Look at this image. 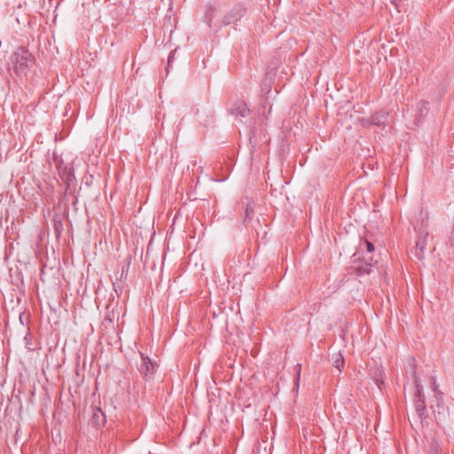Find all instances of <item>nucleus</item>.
Returning <instances> with one entry per match:
<instances>
[{
	"mask_svg": "<svg viewBox=\"0 0 454 454\" xmlns=\"http://www.w3.org/2000/svg\"><path fill=\"white\" fill-rule=\"evenodd\" d=\"M413 376L414 380L417 386V393L415 395L414 405L416 411L420 419L426 418L427 416V409H426V398L423 392V387L419 382V379L416 374V371L413 368Z\"/></svg>",
	"mask_w": 454,
	"mask_h": 454,
	"instance_id": "obj_2",
	"label": "nucleus"
},
{
	"mask_svg": "<svg viewBox=\"0 0 454 454\" xmlns=\"http://www.w3.org/2000/svg\"><path fill=\"white\" fill-rule=\"evenodd\" d=\"M365 245L368 253H372L374 251V245L372 242L366 240Z\"/></svg>",
	"mask_w": 454,
	"mask_h": 454,
	"instance_id": "obj_20",
	"label": "nucleus"
},
{
	"mask_svg": "<svg viewBox=\"0 0 454 454\" xmlns=\"http://www.w3.org/2000/svg\"><path fill=\"white\" fill-rule=\"evenodd\" d=\"M333 365L336 367L340 372L341 371V368L344 365V358L342 357L341 354L339 353L335 356V357H333Z\"/></svg>",
	"mask_w": 454,
	"mask_h": 454,
	"instance_id": "obj_11",
	"label": "nucleus"
},
{
	"mask_svg": "<svg viewBox=\"0 0 454 454\" xmlns=\"http://www.w3.org/2000/svg\"><path fill=\"white\" fill-rule=\"evenodd\" d=\"M427 105H428V103L427 101H420L418 104V112L420 116H425L427 114V113H428Z\"/></svg>",
	"mask_w": 454,
	"mask_h": 454,
	"instance_id": "obj_12",
	"label": "nucleus"
},
{
	"mask_svg": "<svg viewBox=\"0 0 454 454\" xmlns=\"http://www.w3.org/2000/svg\"><path fill=\"white\" fill-rule=\"evenodd\" d=\"M448 246H450V247H453L454 248V222H453V224H452V229H451V232H450V235L449 237V241H448Z\"/></svg>",
	"mask_w": 454,
	"mask_h": 454,
	"instance_id": "obj_16",
	"label": "nucleus"
},
{
	"mask_svg": "<svg viewBox=\"0 0 454 454\" xmlns=\"http://www.w3.org/2000/svg\"><path fill=\"white\" fill-rule=\"evenodd\" d=\"M435 403L432 404V408L434 410V416L436 419H442L445 417V411H448V408L444 405V402L442 401H434Z\"/></svg>",
	"mask_w": 454,
	"mask_h": 454,
	"instance_id": "obj_9",
	"label": "nucleus"
},
{
	"mask_svg": "<svg viewBox=\"0 0 454 454\" xmlns=\"http://www.w3.org/2000/svg\"><path fill=\"white\" fill-rule=\"evenodd\" d=\"M254 215V206L252 203H247L246 207L245 221L249 220Z\"/></svg>",
	"mask_w": 454,
	"mask_h": 454,
	"instance_id": "obj_14",
	"label": "nucleus"
},
{
	"mask_svg": "<svg viewBox=\"0 0 454 454\" xmlns=\"http://www.w3.org/2000/svg\"><path fill=\"white\" fill-rule=\"evenodd\" d=\"M14 71L18 74H26L28 68L33 66L35 58L26 48H18L12 57Z\"/></svg>",
	"mask_w": 454,
	"mask_h": 454,
	"instance_id": "obj_1",
	"label": "nucleus"
},
{
	"mask_svg": "<svg viewBox=\"0 0 454 454\" xmlns=\"http://www.w3.org/2000/svg\"><path fill=\"white\" fill-rule=\"evenodd\" d=\"M375 383L379 388H381V386L384 384V381L382 380L375 379Z\"/></svg>",
	"mask_w": 454,
	"mask_h": 454,
	"instance_id": "obj_22",
	"label": "nucleus"
},
{
	"mask_svg": "<svg viewBox=\"0 0 454 454\" xmlns=\"http://www.w3.org/2000/svg\"><path fill=\"white\" fill-rule=\"evenodd\" d=\"M53 161L59 171L60 178L68 183L72 180L74 174L70 167L64 165L63 160L57 154H53Z\"/></svg>",
	"mask_w": 454,
	"mask_h": 454,
	"instance_id": "obj_4",
	"label": "nucleus"
},
{
	"mask_svg": "<svg viewBox=\"0 0 454 454\" xmlns=\"http://www.w3.org/2000/svg\"><path fill=\"white\" fill-rule=\"evenodd\" d=\"M249 108L243 101L236 102L231 108V114L238 117H246L249 114Z\"/></svg>",
	"mask_w": 454,
	"mask_h": 454,
	"instance_id": "obj_7",
	"label": "nucleus"
},
{
	"mask_svg": "<svg viewBox=\"0 0 454 454\" xmlns=\"http://www.w3.org/2000/svg\"><path fill=\"white\" fill-rule=\"evenodd\" d=\"M387 116L388 114L387 112H378L372 116V124L376 125L378 127H384L387 125Z\"/></svg>",
	"mask_w": 454,
	"mask_h": 454,
	"instance_id": "obj_8",
	"label": "nucleus"
},
{
	"mask_svg": "<svg viewBox=\"0 0 454 454\" xmlns=\"http://www.w3.org/2000/svg\"><path fill=\"white\" fill-rule=\"evenodd\" d=\"M54 225H55L56 231H59V228L61 226V223L60 222H59V223L55 222Z\"/></svg>",
	"mask_w": 454,
	"mask_h": 454,
	"instance_id": "obj_23",
	"label": "nucleus"
},
{
	"mask_svg": "<svg viewBox=\"0 0 454 454\" xmlns=\"http://www.w3.org/2000/svg\"><path fill=\"white\" fill-rule=\"evenodd\" d=\"M108 321L109 323H113V318L110 316L105 317V322Z\"/></svg>",
	"mask_w": 454,
	"mask_h": 454,
	"instance_id": "obj_24",
	"label": "nucleus"
},
{
	"mask_svg": "<svg viewBox=\"0 0 454 454\" xmlns=\"http://www.w3.org/2000/svg\"><path fill=\"white\" fill-rule=\"evenodd\" d=\"M299 378H300V371L297 372L296 385H298Z\"/></svg>",
	"mask_w": 454,
	"mask_h": 454,
	"instance_id": "obj_25",
	"label": "nucleus"
},
{
	"mask_svg": "<svg viewBox=\"0 0 454 454\" xmlns=\"http://www.w3.org/2000/svg\"><path fill=\"white\" fill-rule=\"evenodd\" d=\"M129 265V262L127 263V265L122 266L120 279L126 277V273L128 271Z\"/></svg>",
	"mask_w": 454,
	"mask_h": 454,
	"instance_id": "obj_18",
	"label": "nucleus"
},
{
	"mask_svg": "<svg viewBox=\"0 0 454 454\" xmlns=\"http://www.w3.org/2000/svg\"><path fill=\"white\" fill-rule=\"evenodd\" d=\"M430 454H442L439 447L435 444H433L431 446V452Z\"/></svg>",
	"mask_w": 454,
	"mask_h": 454,
	"instance_id": "obj_21",
	"label": "nucleus"
},
{
	"mask_svg": "<svg viewBox=\"0 0 454 454\" xmlns=\"http://www.w3.org/2000/svg\"><path fill=\"white\" fill-rule=\"evenodd\" d=\"M434 393V401H442L443 400V393L441 390H437Z\"/></svg>",
	"mask_w": 454,
	"mask_h": 454,
	"instance_id": "obj_17",
	"label": "nucleus"
},
{
	"mask_svg": "<svg viewBox=\"0 0 454 454\" xmlns=\"http://www.w3.org/2000/svg\"><path fill=\"white\" fill-rule=\"evenodd\" d=\"M431 387H432V390H433L434 392H435V391H437V390H440V389H439V386H438V384H437V382H436V379H435V377H433V378H432V385H431Z\"/></svg>",
	"mask_w": 454,
	"mask_h": 454,
	"instance_id": "obj_19",
	"label": "nucleus"
},
{
	"mask_svg": "<svg viewBox=\"0 0 454 454\" xmlns=\"http://www.w3.org/2000/svg\"><path fill=\"white\" fill-rule=\"evenodd\" d=\"M427 235H428V232L424 230H420L418 232V238H417V241H416L414 254H415V256L419 260L424 258V254H425V250H426L427 244Z\"/></svg>",
	"mask_w": 454,
	"mask_h": 454,
	"instance_id": "obj_6",
	"label": "nucleus"
},
{
	"mask_svg": "<svg viewBox=\"0 0 454 454\" xmlns=\"http://www.w3.org/2000/svg\"><path fill=\"white\" fill-rule=\"evenodd\" d=\"M372 266V263H366L365 265L358 266L356 269L358 275H364L369 274L371 272V268Z\"/></svg>",
	"mask_w": 454,
	"mask_h": 454,
	"instance_id": "obj_13",
	"label": "nucleus"
},
{
	"mask_svg": "<svg viewBox=\"0 0 454 454\" xmlns=\"http://www.w3.org/2000/svg\"><path fill=\"white\" fill-rule=\"evenodd\" d=\"M140 355L141 364L139 366V372L145 380H151L153 379L159 365L157 362L152 360L149 356L143 353H140Z\"/></svg>",
	"mask_w": 454,
	"mask_h": 454,
	"instance_id": "obj_3",
	"label": "nucleus"
},
{
	"mask_svg": "<svg viewBox=\"0 0 454 454\" xmlns=\"http://www.w3.org/2000/svg\"><path fill=\"white\" fill-rule=\"evenodd\" d=\"M91 421L96 427H100L105 424L106 416H105L103 411L101 410V408L95 407L93 409Z\"/></svg>",
	"mask_w": 454,
	"mask_h": 454,
	"instance_id": "obj_10",
	"label": "nucleus"
},
{
	"mask_svg": "<svg viewBox=\"0 0 454 454\" xmlns=\"http://www.w3.org/2000/svg\"><path fill=\"white\" fill-rule=\"evenodd\" d=\"M175 54H176V50L175 51H172L168 56V66H167V68H166V71H167V74L169 73V67H170V64L172 63V61H174L175 59Z\"/></svg>",
	"mask_w": 454,
	"mask_h": 454,
	"instance_id": "obj_15",
	"label": "nucleus"
},
{
	"mask_svg": "<svg viewBox=\"0 0 454 454\" xmlns=\"http://www.w3.org/2000/svg\"><path fill=\"white\" fill-rule=\"evenodd\" d=\"M246 10L241 5H235L223 18L224 25L235 24L244 16Z\"/></svg>",
	"mask_w": 454,
	"mask_h": 454,
	"instance_id": "obj_5",
	"label": "nucleus"
}]
</instances>
